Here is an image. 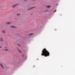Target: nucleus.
<instances>
[{
    "mask_svg": "<svg viewBox=\"0 0 75 75\" xmlns=\"http://www.w3.org/2000/svg\"><path fill=\"white\" fill-rule=\"evenodd\" d=\"M41 55L43 56L44 55L45 57H47V56L50 55V53L48 52V51L45 48L42 51Z\"/></svg>",
    "mask_w": 75,
    "mask_h": 75,
    "instance_id": "obj_1",
    "label": "nucleus"
},
{
    "mask_svg": "<svg viewBox=\"0 0 75 75\" xmlns=\"http://www.w3.org/2000/svg\"><path fill=\"white\" fill-rule=\"evenodd\" d=\"M0 65L1 66V67H2V68H4V67L3 66V65H2V64H0Z\"/></svg>",
    "mask_w": 75,
    "mask_h": 75,
    "instance_id": "obj_2",
    "label": "nucleus"
},
{
    "mask_svg": "<svg viewBox=\"0 0 75 75\" xmlns=\"http://www.w3.org/2000/svg\"><path fill=\"white\" fill-rule=\"evenodd\" d=\"M11 28H15L16 27L14 26H11Z\"/></svg>",
    "mask_w": 75,
    "mask_h": 75,
    "instance_id": "obj_3",
    "label": "nucleus"
},
{
    "mask_svg": "<svg viewBox=\"0 0 75 75\" xmlns=\"http://www.w3.org/2000/svg\"><path fill=\"white\" fill-rule=\"evenodd\" d=\"M50 7H51V6H47V8H50Z\"/></svg>",
    "mask_w": 75,
    "mask_h": 75,
    "instance_id": "obj_4",
    "label": "nucleus"
},
{
    "mask_svg": "<svg viewBox=\"0 0 75 75\" xmlns=\"http://www.w3.org/2000/svg\"><path fill=\"white\" fill-rule=\"evenodd\" d=\"M34 8V7H32V8H30V9H29L28 10H31V8Z\"/></svg>",
    "mask_w": 75,
    "mask_h": 75,
    "instance_id": "obj_5",
    "label": "nucleus"
},
{
    "mask_svg": "<svg viewBox=\"0 0 75 75\" xmlns=\"http://www.w3.org/2000/svg\"><path fill=\"white\" fill-rule=\"evenodd\" d=\"M15 6H16V5H15L13 6V8H14V7Z\"/></svg>",
    "mask_w": 75,
    "mask_h": 75,
    "instance_id": "obj_6",
    "label": "nucleus"
},
{
    "mask_svg": "<svg viewBox=\"0 0 75 75\" xmlns=\"http://www.w3.org/2000/svg\"><path fill=\"white\" fill-rule=\"evenodd\" d=\"M33 34V33H31L30 34H29V35H31Z\"/></svg>",
    "mask_w": 75,
    "mask_h": 75,
    "instance_id": "obj_7",
    "label": "nucleus"
},
{
    "mask_svg": "<svg viewBox=\"0 0 75 75\" xmlns=\"http://www.w3.org/2000/svg\"><path fill=\"white\" fill-rule=\"evenodd\" d=\"M5 51H8V50L7 49H5Z\"/></svg>",
    "mask_w": 75,
    "mask_h": 75,
    "instance_id": "obj_8",
    "label": "nucleus"
},
{
    "mask_svg": "<svg viewBox=\"0 0 75 75\" xmlns=\"http://www.w3.org/2000/svg\"><path fill=\"white\" fill-rule=\"evenodd\" d=\"M10 22H8L7 23V24H10Z\"/></svg>",
    "mask_w": 75,
    "mask_h": 75,
    "instance_id": "obj_9",
    "label": "nucleus"
},
{
    "mask_svg": "<svg viewBox=\"0 0 75 75\" xmlns=\"http://www.w3.org/2000/svg\"><path fill=\"white\" fill-rule=\"evenodd\" d=\"M3 33H5V31H2Z\"/></svg>",
    "mask_w": 75,
    "mask_h": 75,
    "instance_id": "obj_10",
    "label": "nucleus"
},
{
    "mask_svg": "<svg viewBox=\"0 0 75 75\" xmlns=\"http://www.w3.org/2000/svg\"><path fill=\"white\" fill-rule=\"evenodd\" d=\"M56 11H57V10H55V11L54 12V13H55V12H56Z\"/></svg>",
    "mask_w": 75,
    "mask_h": 75,
    "instance_id": "obj_11",
    "label": "nucleus"
},
{
    "mask_svg": "<svg viewBox=\"0 0 75 75\" xmlns=\"http://www.w3.org/2000/svg\"><path fill=\"white\" fill-rule=\"evenodd\" d=\"M3 40L2 39H1V41H2Z\"/></svg>",
    "mask_w": 75,
    "mask_h": 75,
    "instance_id": "obj_12",
    "label": "nucleus"
},
{
    "mask_svg": "<svg viewBox=\"0 0 75 75\" xmlns=\"http://www.w3.org/2000/svg\"><path fill=\"white\" fill-rule=\"evenodd\" d=\"M19 14H17V16H19Z\"/></svg>",
    "mask_w": 75,
    "mask_h": 75,
    "instance_id": "obj_13",
    "label": "nucleus"
},
{
    "mask_svg": "<svg viewBox=\"0 0 75 75\" xmlns=\"http://www.w3.org/2000/svg\"><path fill=\"white\" fill-rule=\"evenodd\" d=\"M23 57H24V55H23Z\"/></svg>",
    "mask_w": 75,
    "mask_h": 75,
    "instance_id": "obj_14",
    "label": "nucleus"
},
{
    "mask_svg": "<svg viewBox=\"0 0 75 75\" xmlns=\"http://www.w3.org/2000/svg\"><path fill=\"white\" fill-rule=\"evenodd\" d=\"M0 48H1V47L0 46Z\"/></svg>",
    "mask_w": 75,
    "mask_h": 75,
    "instance_id": "obj_15",
    "label": "nucleus"
}]
</instances>
